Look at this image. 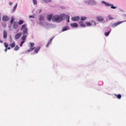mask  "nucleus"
<instances>
[{"label": "nucleus", "instance_id": "nucleus-12", "mask_svg": "<svg viewBox=\"0 0 126 126\" xmlns=\"http://www.w3.org/2000/svg\"><path fill=\"white\" fill-rule=\"evenodd\" d=\"M70 26L72 27L76 28L78 26V25L77 23H73L70 24Z\"/></svg>", "mask_w": 126, "mask_h": 126}, {"label": "nucleus", "instance_id": "nucleus-4", "mask_svg": "<svg viewBox=\"0 0 126 126\" xmlns=\"http://www.w3.org/2000/svg\"><path fill=\"white\" fill-rule=\"evenodd\" d=\"M44 19V17L40 15L39 16V20L40 21L39 22V23L42 26H43V24L42 23V22H41V21H43Z\"/></svg>", "mask_w": 126, "mask_h": 126}, {"label": "nucleus", "instance_id": "nucleus-32", "mask_svg": "<svg viewBox=\"0 0 126 126\" xmlns=\"http://www.w3.org/2000/svg\"><path fill=\"white\" fill-rule=\"evenodd\" d=\"M80 26L82 27H86V25L83 23L80 24Z\"/></svg>", "mask_w": 126, "mask_h": 126}, {"label": "nucleus", "instance_id": "nucleus-29", "mask_svg": "<svg viewBox=\"0 0 126 126\" xmlns=\"http://www.w3.org/2000/svg\"><path fill=\"white\" fill-rule=\"evenodd\" d=\"M32 2L34 5H36L37 4V1L36 0H32Z\"/></svg>", "mask_w": 126, "mask_h": 126}, {"label": "nucleus", "instance_id": "nucleus-40", "mask_svg": "<svg viewBox=\"0 0 126 126\" xmlns=\"http://www.w3.org/2000/svg\"><path fill=\"white\" fill-rule=\"evenodd\" d=\"M13 4V3L12 2H10L9 3V4L10 6L12 5Z\"/></svg>", "mask_w": 126, "mask_h": 126}, {"label": "nucleus", "instance_id": "nucleus-41", "mask_svg": "<svg viewBox=\"0 0 126 126\" xmlns=\"http://www.w3.org/2000/svg\"><path fill=\"white\" fill-rule=\"evenodd\" d=\"M35 47H33V48L30 47V49H31V51H32L34 48Z\"/></svg>", "mask_w": 126, "mask_h": 126}, {"label": "nucleus", "instance_id": "nucleus-18", "mask_svg": "<svg viewBox=\"0 0 126 126\" xmlns=\"http://www.w3.org/2000/svg\"><path fill=\"white\" fill-rule=\"evenodd\" d=\"M17 5V3H16L15 6L13 7V10L11 12L12 13H14L15 12V11L16 9Z\"/></svg>", "mask_w": 126, "mask_h": 126}, {"label": "nucleus", "instance_id": "nucleus-27", "mask_svg": "<svg viewBox=\"0 0 126 126\" xmlns=\"http://www.w3.org/2000/svg\"><path fill=\"white\" fill-rule=\"evenodd\" d=\"M108 17L109 19L110 20H112L114 19V18L111 17V16L110 15H109L108 16Z\"/></svg>", "mask_w": 126, "mask_h": 126}, {"label": "nucleus", "instance_id": "nucleus-25", "mask_svg": "<svg viewBox=\"0 0 126 126\" xmlns=\"http://www.w3.org/2000/svg\"><path fill=\"white\" fill-rule=\"evenodd\" d=\"M110 6H111V8L112 9H115L117 8V7L114 6H113V5L112 4H111L110 5Z\"/></svg>", "mask_w": 126, "mask_h": 126}, {"label": "nucleus", "instance_id": "nucleus-52", "mask_svg": "<svg viewBox=\"0 0 126 126\" xmlns=\"http://www.w3.org/2000/svg\"><path fill=\"white\" fill-rule=\"evenodd\" d=\"M43 1H44V0H42Z\"/></svg>", "mask_w": 126, "mask_h": 126}, {"label": "nucleus", "instance_id": "nucleus-16", "mask_svg": "<svg viewBox=\"0 0 126 126\" xmlns=\"http://www.w3.org/2000/svg\"><path fill=\"white\" fill-rule=\"evenodd\" d=\"M53 38H50L48 40V42L47 43V45H46V47H49V44L50 43H51V42Z\"/></svg>", "mask_w": 126, "mask_h": 126}, {"label": "nucleus", "instance_id": "nucleus-38", "mask_svg": "<svg viewBox=\"0 0 126 126\" xmlns=\"http://www.w3.org/2000/svg\"><path fill=\"white\" fill-rule=\"evenodd\" d=\"M29 17L30 18H34V16L32 15H30L29 16Z\"/></svg>", "mask_w": 126, "mask_h": 126}, {"label": "nucleus", "instance_id": "nucleus-33", "mask_svg": "<svg viewBox=\"0 0 126 126\" xmlns=\"http://www.w3.org/2000/svg\"><path fill=\"white\" fill-rule=\"evenodd\" d=\"M31 47H32L34 45V44L33 42H30V43Z\"/></svg>", "mask_w": 126, "mask_h": 126}, {"label": "nucleus", "instance_id": "nucleus-39", "mask_svg": "<svg viewBox=\"0 0 126 126\" xmlns=\"http://www.w3.org/2000/svg\"><path fill=\"white\" fill-rule=\"evenodd\" d=\"M2 26L4 27H5L6 26V24H5L2 23Z\"/></svg>", "mask_w": 126, "mask_h": 126}, {"label": "nucleus", "instance_id": "nucleus-10", "mask_svg": "<svg viewBox=\"0 0 126 126\" xmlns=\"http://www.w3.org/2000/svg\"><path fill=\"white\" fill-rule=\"evenodd\" d=\"M79 17L78 16L73 17L71 18V19L74 21H77L79 20Z\"/></svg>", "mask_w": 126, "mask_h": 126}, {"label": "nucleus", "instance_id": "nucleus-5", "mask_svg": "<svg viewBox=\"0 0 126 126\" xmlns=\"http://www.w3.org/2000/svg\"><path fill=\"white\" fill-rule=\"evenodd\" d=\"M96 20L99 22H101L104 19L103 17L100 16H97L96 17Z\"/></svg>", "mask_w": 126, "mask_h": 126}, {"label": "nucleus", "instance_id": "nucleus-51", "mask_svg": "<svg viewBox=\"0 0 126 126\" xmlns=\"http://www.w3.org/2000/svg\"><path fill=\"white\" fill-rule=\"evenodd\" d=\"M82 22L81 21L80 23H81Z\"/></svg>", "mask_w": 126, "mask_h": 126}, {"label": "nucleus", "instance_id": "nucleus-36", "mask_svg": "<svg viewBox=\"0 0 126 126\" xmlns=\"http://www.w3.org/2000/svg\"><path fill=\"white\" fill-rule=\"evenodd\" d=\"M13 40L11 36H10V42H12L13 41Z\"/></svg>", "mask_w": 126, "mask_h": 126}, {"label": "nucleus", "instance_id": "nucleus-24", "mask_svg": "<svg viewBox=\"0 0 126 126\" xmlns=\"http://www.w3.org/2000/svg\"><path fill=\"white\" fill-rule=\"evenodd\" d=\"M24 21L22 20H20L19 21L18 23L20 25H21L23 23Z\"/></svg>", "mask_w": 126, "mask_h": 126}, {"label": "nucleus", "instance_id": "nucleus-50", "mask_svg": "<svg viewBox=\"0 0 126 126\" xmlns=\"http://www.w3.org/2000/svg\"><path fill=\"white\" fill-rule=\"evenodd\" d=\"M114 94L115 95H116V96H117V95L116 94Z\"/></svg>", "mask_w": 126, "mask_h": 126}, {"label": "nucleus", "instance_id": "nucleus-20", "mask_svg": "<svg viewBox=\"0 0 126 126\" xmlns=\"http://www.w3.org/2000/svg\"><path fill=\"white\" fill-rule=\"evenodd\" d=\"M90 0H85L83 1V2L86 4L89 5Z\"/></svg>", "mask_w": 126, "mask_h": 126}, {"label": "nucleus", "instance_id": "nucleus-8", "mask_svg": "<svg viewBox=\"0 0 126 126\" xmlns=\"http://www.w3.org/2000/svg\"><path fill=\"white\" fill-rule=\"evenodd\" d=\"M9 18L8 16L6 15H4L3 16L2 19L3 21H7L9 20Z\"/></svg>", "mask_w": 126, "mask_h": 126}, {"label": "nucleus", "instance_id": "nucleus-3", "mask_svg": "<svg viewBox=\"0 0 126 126\" xmlns=\"http://www.w3.org/2000/svg\"><path fill=\"white\" fill-rule=\"evenodd\" d=\"M61 16L63 20L66 19V21L68 22H69V16L63 13L61 15Z\"/></svg>", "mask_w": 126, "mask_h": 126}, {"label": "nucleus", "instance_id": "nucleus-11", "mask_svg": "<svg viewBox=\"0 0 126 126\" xmlns=\"http://www.w3.org/2000/svg\"><path fill=\"white\" fill-rule=\"evenodd\" d=\"M40 47H37L34 50V52L33 53V54H37L40 49Z\"/></svg>", "mask_w": 126, "mask_h": 126}, {"label": "nucleus", "instance_id": "nucleus-47", "mask_svg": "<svg viewBox=\"0 0 126 126\" xmlns=\"http://www.w3.org/2000/svg\"><path fill=\"white\" fill-rule=\"evenodd\" d=\"M7 48H5V51L6 52L7 51Z\"/></svg>", "mask_w": 126, "mask_h": 126}, {"label": "nucleus", "instance_id": "nucleus-2", "mask_svg": "<svg viewBox=\"0 0 126 126\" xmlns=\"http://www.w3.org/2000/svg\"><path fill=\"white\" fill-rule=\"evenodd\" d=\"M28 34V32H27V28H26L24 29L23 31V36L21 38V39L22 40H25L26 39L27 35Z\"/></svg>", "mask_w": 126, "mask_h": 126}, {"label": "nucleus", "instance_id": "nucleus-42", "mask_svg": "<svg viewBox=\"0 0 126 126\" xmlns=\"http://www.w3.org/2000/svg\"><path fill=\"white\" fill-rule=\"evenodd\" d=\"M44 1L46 3L48 2V0H44Z\"/></svg>", "mask_w": 126, "mask_h": 126}, {"label": "nucleus", "instance_id": "nucleus-1", "mask_svg": "<svg viewBox=\"0 0 126 126\" xmlns=\"http://www.w3.org/2000/svg\"><path fill=\"white\" fill-rule=\"evenodd\" d=\"M52 20L54 22L59 23L62 21L63 19L61 15L59 16L56 15L52 16Z\"/></svg>", "mask_w": 126, "mask_h": 126}, {"label": "nucleus", "instance_id": "nucleus-15", "mask_svg": "<svg viewBox=\"0 0 126 126\" xmlns=\"http://www.w3.org/2000/svg\"><path fill=\"white\" fill-rule=\"evenodd\" d=\"M7 32L5 31H4L3 32V38L4 39H6L7 38Z\"/></svg>", "mask_w": 126, "mask_h": 126}, {"label": "nucleus", "instance_id": "nucleus-23", "mask_svg": "<svg viewBox=\"0 0 126 126\" xmlns=\"http://www.w3.org/2000/svg\"><path fill=\"white\" fill-rule=\"evenodd\" d=\"M87 17L85 16H82L80 18L81 21H84L87 19Z\"/></svg>", "mask_w": 126, "mask_h": 126}, {"label": "nucleus", "instance_id": "nucleus-35", "mask_svg": "<svg viewBox=\"0 0 126 126\" xmlns=\"http://www.w3.org/2000/svg\"><path fill=\"white\" fill-rule=\"evenodd\" d=\"M117 96L118 99H120L121 97V95L120 94H119Z\"/></svg>", "mask_w": 126, "mask_h": 126}, {"label": "nucleus", "instance_id": "nucleus-9", "mask_svg": "<svg viewBox=\"0 0 126 126\" xmlns=\"http://www.w3.org/2000/svg\"><path fill=\"white\" fill-rule=\"evenodd\" d=\"M22 33L21 32H19L16 34L15 36V38L16 39H17L19 38L21 36Z\"/></svg>", "mask_w": 126, "mask_h": 126}, {"label": "nucleus", "instance_id": "nucleus-14", "mask_svg": "<svg viewBox=\"0 0 126 126\" xmlns=\"http://www.w3.org/2000/svg\"><path fill=\"white\" fill-rule=\"evenodd\" d=\"M102 3L104 4L106 6H110V5L111 4V3H108L105 2L104 1H102Z\"/></svg>", "mask_w": 126, "mask_h": 126}, {"label": "nucleus", "instance_id": "nucleus-46", "mask_svg": "<svg viewBox=\"0 0 126 126\" xmlns=\"http://www.w3.org/2000/svg\"><path fill=\"white\" fill-rule=\"evenodd\" d=\"M31 51V49H28L27 50V52H29L30 51Z\"/></svg>", "mask_w": 126, "mask_h": 126}, {"label": "nucleus", "instance_id": "nucleus-45", "mask_svg": "<svg viewBox=\"0 0 126 126\" xmlns=\"http://www.w3.org/2000/svg\"><path fill=\"white\" fill-rule=\"evenodd\" d=\"M41 11H42V10H39V14L40 13H41Z\"/></svg>", "mask_w": 126, "mask_h": 126}, {"label": "nucleus", "instance_id": "nucleus-34", "mask_svg": "<svg viewBox=\"0 0 126 126\" xmlns=\"http://www.w3.org/2000/svg\"><path fill=\"white\" fill-rule=\"evenodd\" d=\"M4 45L5 48H7L8 46V43L6 42H5L4 43Z\"/></svg>", "mask_w": 126, "mask_h": 126}, {"label": "nucleus", "instance_id": "nucleus-7", "mask_svg": "<svg viewBox=\"0 0 126 126\" xmlns=\"http://www.w3.org/2000/svg\"><path fill=\"white\" fill-rule=\"evenodd\" d=\"M126 22V20L121 21H120L116 23H114L112 25V27H115L116 26H117L118 25L120 24L121 23H122L125 22Z\"/></svg>", "mask_w": 126, "mask_h": 126}, {"label": "nucleus", "instance_id": "nucleus-21", "mask_svg": "<svg viewBox=\"0 0 126 126\" xmlns=\"http://www.w3.org/2000/svg\"><path fill=\"white\" fill-rule=\"evenodd\" d=\"M68 28V27L67 26H65L63 27V28L62 29V31L63 32L64 31H66L67 30L69 29Z\"/></svg>", "mask_w": 126, "mask_h": 126}, {"label": "nucleus", "instance_id": "nucleus-13", "mask_svg": "<svg viewBox=\"0 0 126 126\" xmlns=\"http://www.w3.org/2000/svg\"><path fill=\"white\" fill-rule=\"evenodd\" d=\"M18 25V22H14V29H16L17 28Z\"/></svg>", "mask_w": 126, "mask_h": 126}, {"label": "nucleus", "instance_id": "nucleus-26", "mask_svg": "<svg viewBox=\"0 0 126 126\" xmlns=\"http://www.w3.org/2000/svg\"><path fill=\"white\" fill-rule=\"evenodd\" d=\"M19 47L17 45H16V46L14 48V49L15 50L17 51L19 49Z\"/></svg>", "mask_w": 126, "mask_h": 126}, {"label": "nucleus", "instance_id": "nucleus-22", "mask_svg": "<svg viewBox=\"0 0 126 126\" xmlns=\"http://www.w3.org/2000/svg\"><path fill=\"white\" fill-rule=\"evenodd\" d=\"M16 44L15 42L12 43L10 44V45L12 48H13L15 46Z\"/></svg>", "mask_w": 126, "mask_h": 126}, {"label": "nucleus", "instance_id": "nucleus-49", "mask_svg": "<svg viewBox=\"0 0 126 126\" xmlns=\"http://www.w3.org/2000/svg\"><path fill=\"white\" fill-rule=\"evenodd\" d=\"M48 0V2H50L51 1V0Z\"/></svg>", "mask_w": 126, "mask_h": 126}, {"label": "nucleus", "instance_id": "nucleus-6", "mask_svg": "<svg viewBox=\"0 0 126 126\" xmlns=\"http://www.w3.org/2000/svg\"><path fill=\"white\" fill-rule=\"evenodd\" d=\"M97 4V2L95 0H90L89 5L95 6Z\"/></svg>", "mask_w": 126, "mask_h": 126}, {"label": "nucleus", "instance_id": "nucleus-19", "mask_svg": "<svg viewBox=\"0 0 126 126\" xmlns=\"http://www.w3.org/2000/svg\"><path fill=\"white\" fill-rule=\"evenodd\" d=\"M111 30V29L110 28V30L108 31V32H105V36H108L109 34L110 33V32Z\"/></svg>", "mask_w": 126, "mask_h": 126}, {"label": "nucleus", "instance_id": "nucleus-44", "mask_svg": "<svg viewBox=\"0 0 126 126\" xmlns=\"http://www.w3.org/2000/svg\"><path fill=\"white\" fill-rule=\"evenodd\" d=\"M23 44H22L21 43H20V47L22 46Z\"/></svg>", "mask_w": 126, "mask_h": 126}, {"label": "nucleus", "instance_id": "nucleus-31", "mask_svg": "<svg viewBox=\"0 0 126 126\" xmlns=\"http://www.w3.org/2000/svg\"><path fill=\"white\" fill-rule=\"evenodd\" d=\"M15 20V19L13 18V17H12L10 21V23L11 24L13 23V21Z\"/></svg>", "mask_w": 126, "mask_h": 126}, {"label": "nucleus", "instance_id": "nucleus-30", "mask_svg": "<svg viewBox=\"0 0 126 126\" xmlns=\"http://www.w3.org/2000/svg\"><path fill=\"white\" fill-rule=\"evenodd\" d=\"M86 24L87 26H90L92 25V24H91L90 22H86Z\"/></svg>", "mask_w": 126, "mask_h": 126}, {"label": "nucleus", "instance_id": "nucleus-48", "mask_svg": "<svg viewBox=\"0 0 126 126\" xmlns=\"http://www.w3.org/2000/svg\"><path fill=\"white\" fill-rule=\"evenodd\" d=\"M7 49H11V48L10 47H8V48H7Z\"/></svg>", "mask_w": 126, "mask_h": 126}, {"label": "nucleus", "instance_id": "nucleus-43", "mask_svg": "<svg viewBox=\"0 0 126 126\" xmlns=\"http://www.w3.org/2000/svg\"><path fill=\"white\" fill-rule=\"evenodd\" d=\"M25 42V41H24V40H22L21 42V43H22V44H23Z\"/></svg>", "mask_w": 126, "mask_h": 126}, {"label": "nucleus", "instance_id": "nucleus-28", "mask_svg": "<svg viewBox=\"0 0 126 126\" xmlns=\"http://www.w3.org/2000/svg\"><path fill=\"white\" fill-rule=\"evenodd\" d=\"M26 25L25 24H24L22 25L21 26V30H22L24 29L25 28V27H26Z\"/></svg>", "mask_w": 126, "mask_h": 126}, {"label": "nucleus", "instance_id": "nucleus-37", "mask_svg": "<svg viewBox=\"0 0 126 126\" xmlns=\"http://www.w3.org/2000/svg\"><path fill=\"white\" fill-rule=\"evenodd\" d=\"M91 22L92 23H93L94 24V25H95V26L96 25V22L95 21H94L93 20H92L91 21Z\"/></svg>", "mask_w": 126, "mask_h": 126}, {"label": "nucleus", "instance_id": "nucleus-17", "mask_svg": "<svg viewBox=\"0 0 126 126\" xmlns=\"http://www.w3.org/2000/svg\"><path fill=\"white\" fill-rule=\"evenodd\" d=\"M52 16L51 15H48L47 16V19L49 21H50L51 19L52 18Z\"/></svg>", "mask_w": 126, "mask_h": 126}]
</instances>
